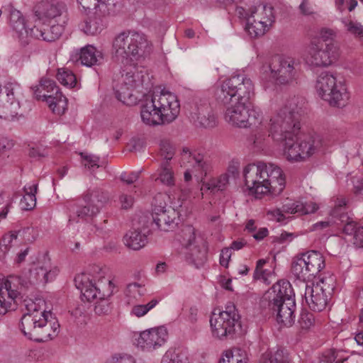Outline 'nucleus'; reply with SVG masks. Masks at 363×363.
Segmentation results:
<instances>
[{"mask_svg": "<svg viewBox=\"0 0 363 363\" xmlns=\"http://www.w3.org/2000/svg\"><path fill=\"white\" fill-rule=\"evenodd\" d=\"M179 242L182 246L181 254L186 259L195 264H201L206 259V252L196 243L195 229L191 225H186L181 233Z\"/></svg>", "mask_w": 363, "mask_h": 363, "instance_id": "obj_19", "label": "nucleus"}, {"mask_svg": "<svg viewBox=\"0 0 363 363\" xmlns=\"http://www.w3.org/2000/svg\"><path fill=\"white\" fill-rule=\"evenodd\" d=\"M106 363H135V359L128 354H115Z\"/></svg>", "mask_w": 363, "mask_h": 363, "instance_id": "obj_52", "label": "nucleus"}, {"mask_svg": "<svg viewBox=\"0 0 363 363\" xmlns=\"http://www.w3.org/2000/svg\"><path fill=\"white\" fill-rule=\"evenodd\" d=\"M158 300L152 299L147 304L135 305L132 308L131 313L136 317H142L145 315L149 311L152 309L157 303Z\"/></svg>", "mask_w": 363, "mask_h": 363, "instance_id": "obj_45", "label": "nucleus"}, {"mask_svg": "<svg viewBox=\"0 0 363 363\" xmlns=\"http://www.w3.org/2000/svg\"><path fill=\"white\" fill-rule=\"evenodd\" d=\"M123 77L124 86H128L129 89H134L138 82L140 81V74L130 70L125 73V75H122Z\"/></svg>", "mask_w": 363, "mask_h": 363, "instance_id": "obj_47", "label": "nucleus"}, {"mask_svg": "<svg viewBox=\"0 0 363 363\" xmlns=\"http://www.w3.org/2000/svg\"><path fill=\"white\" fill-rule=\"evenodd\" d=\"M77 288L88 301L95 298L99 300L96 303L94 311L96 314L106 315L110 313L111 307L108 297L113 292L114 286L108 279L104 276L90 279L88 274H79L74 278Z\"/></svg>", "mask_w": 363, "mask_h": 363, "instance_id": "obj_6", "label": "nucleus"}, {"mask_svg": "<svg viewBox=\"0 0 363 363\" xmlns=\"http://www.w3.org/2000/svg\"><path fill=\"white\" fill-rule=\"evenodd\" d=\"M315 317L313 313L305 311L302 312L298 319V323L302 329H309L313 325Z\"/></svg>", "mask_w": 363, "mask_h": 363, "instance_id": "obj_48", "label": "nucleus"}, {"mask_svg": "<svg viewBox=\"0 0 363 363\" xmlns=\"http://www.w3.org/2000/svg\"><path fill=\"white\" fill-rule=\"evenodd\" d=\"M352 236L353 244L357 247H363V226H358Z\"/></svg>", "mask_w": 363, "mask_h": 363, "instance_id": "obj_57", "label": "nucleus"}, {"mask_svg": "<svg viewBox=\"0 0 363 363\" xmlns=\"http://www.w3.org/2000/svg\"><path fill=\"white\" fill-rule=\"evenodd\" d=\"M77 2L85 11L96 9L101 15L109 13L110 7L115 6L116 0H77Z\"/></svg>", "mask_w": 363, "mask_h": 363, "instance_id": "obj_31", "label": "nucleus"}, {"mask_svg": "<svg viewBox=\"0 0 363 363\" xmlns=\"http://www.w3.org/2000/svg\"><path fill=\"white\" fill-rule=\"evenodd\" d=\"M346 206V201L343 199H340L337 201L334 208L332 211L331 215L334 218L340 217L342 213H346L345 212V208Z\"/></svg>", "mask_w": 363, "mask_h": 363, "instance_id": "obj_54", "label": "nucleus"}, {"mask_svg": "<svg viewBox=\"0 0 363 363\" xmlns=\"http://www.w3.org/2000/svg\"><path fill=\"white\" fill-rule=\"evenodd\" d=\"M32 89L35 99L45 101L54 113L62 115L67 110V98L59 91V88L53 80L43 78L40 84L33 86Z\"/></svg>", "mask_w": 363, "mask_h": 363, "instance_id": "obj_15", "label": "nucleus"}, {"mask_svg": "<svg viewBox=\"0 0 363 363\" xmlns=\"http://www.w3.org/2000/svg\"><path fill=\"white\" fill-rule=\"evenodd\" d=\"M334 289L333 279L322 278L316 283L306 285L304 298L313 311H323L329 304Z\"/></svg>", "mask_w": 363, "mask_h": 363, "instance_id": "obj_12", "label": "nucleus"}, {"mask_svg": "<svg viewBox=\"0 0 363 363\" xmlns=\"http://www.w3.org/2000/svg\"><path fill=\"white\" fill-rule=\"evenodd\" d=\"M240 318L238 310L232 303L227 304L225 311L218 313L213 312L210 319L213 335L220 339L232 337L237 328H240Z\"/></svg>", "mask_w": 363, "mask_h": 363, "instance_id": "obj_11", "label": "nucleus"}, {"mask_svg": "<svg viewBox=\"0 0 363 363\" xmlns=\"http://www.w3.org/2000/svg\"><path fill=\"white\" fill-rule=\"evenodd\" d=\"M18 283V278L12 277L4 280L0 276V317L9 310L13 309L16 306V299L21 294L17 286Z\"/></svg>", "mask_w": 363, "mask_h": 363, "instance_id": "obj_21", "label": "nucleus"}, {"mask_svg": "<svg viewBox=\"0 0 363 363\" xmlns=\"http://www.w3.org/2000/svg\"><path fill=\"white\" fill-rule=\"evenodd\" d=\"M33 11L39 21L55 20L58 22V19L65 13L66 7L55 0H40L37 2Z\"/></svg>", "mask_w": 363, "mask_h": 363, "instance_id": "obj_23", "label": "nucleus"}, {"mask_svg": "<svg viewBox=\"0 0 363 363\" xmlns=\"http://www.w3.org/2000/svg\"><path fill=\"white\" fill-rule=\"evenodd\" d=\"M119 201L123 209H128L133 206L134 199L130 195L122 194L119 196Z\"/></svg>", "mask_w": 363, "mask_h": 363, "instance_id": "obj_55", "label": "nucleus"}, {"mask_svg": "<svg viewBox=\"0 0 363 363\" xmlns=\"http://www.w3.org/2000/svg\"><path fill=\"white\" fill-rule=\"evenodd\" d=\"M182 165L186 168L184 180L189 182L194 175L198 180H202L211 170V164L203 155L183 147L181 153Z\"/></svg>", "mask_w": 363, "mask_h": 363, "instance_id": "obj_17", "label": "nucleus"}, {"mask_svg": "<svg viewBox=\"0 0 363 363\" xmlns=\"http://www.w3.org/2000/svg\"><path fill=\"white\" fill-rule=\"evenodd\" d=\"M292 288L289 281H279L274 284L263 295L261 301V307L267 309L273 315L277 310L285 296H291Z\"/></svg>", "mask_w": 363, "mask_h": 363, "instance_id": "obj_20", "label": "nucleus"}, {"mask_svg": "<svg viewBox=\"0 0 363 363\" xmlns=\"http://www.w3.org/2000/svg\"><path fill=\"white\" fill-rule=\"evenodd\" d=\"M339 354V352L331 350L323 355L320 363H334L337 359Z\"/></svg>", "mask_w": 363, "mask_h": 363, "instance_id": "obj_58", "label": "nucleus"}, {"mask_svg": "<svg viewBox=\"0 0 363 363\" xmlns=\"http://www.w3.org/2000/svg\"><path fill=\"white\" fill-rule=\"evenodd\" d=\"M104 15L95 13L93 16H88L81 26L82 30L86 35H94L101 33L105 28Z\"/></svg>", "mask_w": 363, "mask_h": 363, "instance_id": "obj_29", "label": "nucleus"}, {"mask_svg": "<svg viewBox=\"0 0 363 363\" xmlns=\"http://www.w3.org/2000/svg\"><path fill=\"white\" fill-rule=\"evenodd\" d=\"M151 177L155 182H160L167 186H172L175 184L174 172L167 162H162L157 172L152 174Z\"/></svg>", "mask_w": 363, "mask_h": 363, "instance_id": "obj_32", "label": "nucleus"}, {"mask_svg": "<svg viewBox=\"0 0 363 363\" xmlns=\"http://www.w3.org/2000/svg\"><path fill=\"white\" fill-rule=\"evenodd\" d=\"M56 77L61 84L67 87H74L77 84L76 76L67 68L58 69Z\"/></svg>", "mask_w": 363, "mask_h": 363, "instance_id": "obj_37", "label": "nucleus"}, {"mask_svg": "<svg viewBox=\"0 0 363 363\" xmlns=\"http://www.w3.org/2000/svg\"><path fill=\"white\" fill-rule=\"evenodd\" d=\"M318 208V205L313 202L302 203L300 207L299 215H306L315 213Z\"/></svg>", "mask_w": 363, "mask_h": 363, "instance_id": "obj_53", "label": "nucleus"}, {"mask_svg": "<svg viewBox=\"0 0 363 363\" xmlns=\"http://www.w3.org/2000/svg\"><path fill=\"white\" fill-rule=\"evenodd\" d=\"M267 215L270 216L272 219H274L277 222H281L285 219L282 208H275L270 210L267 212Z\"/></svg>", "mask_w": 363, "mask_h": 363, "instance_id": "obj_62", "label": "nucleus"}, {"mask_svg": "<svg viewBox=\"0 0 363 363\" xmlns=\"http://www.w3.org/2000/svg\"><path fill=\"white\" fill-rule=\"evenodd\" d=\"M51 274L50 259L47 255L43 256V262L42 264L38 263L30 269V279H33L37 281L48 282Z\"/></svg>", "mask_w": 363, "mask_h": 363, "instance_id": "obj_30", "label": "nucleus"}, {"mask_svg": "<svg viewBox=\"0 0 363 363\" xmlns=\"http://www.w3.org/2000/svg\"><path fill=\"white\" fill-rule=\"evenodd\" d=\"M275 22L274 8L267 4H259L250 8L246 30L252 38L264 35Z\"/></svg>", "mask_w": 363, "mask_h": 363, "instance_id": "obj_13", "label": "nucleus"}, {"mask_svg": "<svg viewBox=\"0 0 363 363\" xmlns=\"http://www.w3.org/2000/svg\"><path fill=\"white\" fill-rule=\"evenodd\" d=\"M262 363H291L287 350L279 348L275 352H266L262 355Z\"/></svg>", "mask_w": 363, "mask_h": 363, "instance_id": "obj_33", "label": "nucleus"}, {"mask_svg": "<svg viewBox=\"0 0 363 363\" xmlns=\"http://www.w3.org/2000/svg\"><path fill=\"white\" fill-rule=\"evenodd\" d=\"M133 89H129L128 86H121L115 91L116 97L123 104L131 106L136 103L137 98L132 94Z\"/></svg>", "mask_w": 363, "mask_h": 363, "instance_id": "obj_38", "label": "nucleus"}, {"mask_svg": "<svg viewBox=\"0 0 363 363\" xmlns=\"http://www.w3.org/2000/svg\"><path fill=\"white\" fill-rule=\"evenodd\" d=\"M337 218L344 224L343 232L347 235H353L359 225L352 220L347 213H342L340 217Z\"/></svg>", "mask_w": 363, "mask_h": 363, "instance_id": "obj_43", "label": "nucleus"}, {"mask_svg": "<svg viewBox=\"0 0 363 363\" xmlns=\"http://www.w3.org/2000/svg\"><path fill=\"white\" fill-rule=\"evenodd\" d=\"M300 207H301V202L297 201H293L289 199H286L283 205H282V211L285 213L289 214H299Z\"/></svg>", "mask_w": 363, "mask_h": 363, "instance_id": "obj_46", "label": "nucleus"}, {"mask_svg": "<svg viewBox=\"0 0 363 363\" xmlns=\"http://www.w3.org/2000/svg\"><path fill=\"white\" fill-rule=\"evenodd\" d=\"M161 363H189L185 353L179 349H169L163 355Z\"/></svg>", "mask_w": 363, "mask_h": 363, "instance_id": "obj_36", "label": "nucleus"}, {"mask_svg": "<svg viewBox=\"0 0 363 363\" xmlns=\"http://www.w3.org/2000/svg\"><path fill=\"white\" fill-rule=\"evenodd\" d=\"M80 155L82 159V164L85 167L94 171L96 168H99L100 164V158L94 155L81 152Z\"/></svg>", "mask_w": 363, "mask_h": 363, "instance_id": "obj_44", "label": "nucleus"}, {"mask_svg": "<svg viewBox=\"0 0 363 363\" xmlns=\"http://www.w3.org/2000/svg\"><path fill=\"white\" fill-rule=\"evenodd\" d=\"M150 51L145 35L133 30L123 31L113 40L112 53L117 60L129 64L139 61Z\"/></svg>", "mask_w": 363, "mask_h": 363, "instance_id": "obj_7", "label": "nucleus"}, {"mask_svg": "<svg viewBox=\"0 0 363 363\" xmlns=\"http://www.w3.org/2000/svg\"><path fill=\"white\" fill-rule=\"evenodd\" d=\"M342 23L346 31L355 38H363V26L360 23L347 18H342Z\"/></svg>", "mask_w": 363, "mask_h": 363, "instance_id": "obj_39", "label": "nucleus"}, {"mask_svg": "<svg viewBox=\"0 0 363 363\" xmlns=\"http://www.w3.org/2000/svg\"><path fill=\"white\" fill-rule=\"evenodd\" d=\"M42 26H40V21L38 20V22L35 23L32 28H29L28 30V43L30 39H38L41 40L42 33H43Z\"/></svg>", "mask_w": 363, "mask_h": 363, "instance_id": "obj_50", "label": "nucleus"}, {"mask_svg": "<svg viewBox=\"0 0 363 363\" xmlns=\"http://www.w3.org/2000/svg\"><path fill=\"white\" fill-rule=\"evenodd\" d=\"M335 36V32L330 28H323L319 32L320 38L325 42L333 40Z\"/></svg>", "mask_w": 363, "mask_h": 363, "instance_id": "obj_59", "label": "nucleus"}, {"mask_svg": "<svg viewBox=\"0 0 363 363\" xmlns=\"http://www.w3.org/2000/svg\"><path fill=\"white\" fill-rule=\"evenodd\" d=\"M338 55L337 48L333 43H326L323 48L314 40L308 47L306 62L313 67H326L337 59Z\"/></svg>", "mask_w": 363, "mask_h": 363, "instance_id": "obj_18", "label": "nucleus"}, {"mask_svg": "<svg viewBox=\"0 0 363 363\" xmlns=\"http://www.w3.org/2000/svg\"><path fill=\"white\" fill-rule=\"evenodd\" d=\"M19 84L0 77V118L14 120L18 114L20 103L16 98Z\"/></svg>", "mask_w": 363, "mask_h": 363, "instance_id": "obj_16", "label": "nucleus"}, {"mask_svg": "<svg viewBox=\"0 0 363 363\" xmlns=\"http://www.w3.org/2000/svg\"><path fill=\"white\" fill-rule=\"evenodd\" d=\"M149 230H133L128 232L123 237V242L126 247L133 250H139L147 243Z\"/></svg>", "mask_w": 363, "mask_h": 363, "instance_id": "obj_28", "label": "nucleus"}, {"mask_svg": "<svg viewBox=\"0 0 363 363\" xmlns=\"http://www.w3.org/2000/svg\"><path fill=\"white\" fill-rule=\"evenodd\" d=\"M254 94V84L245 74L233 75L222 82L215 95L218 103L230 104L224 113V119L228 124L247 128L261 123L262 113L247 106Z\"/></svg>", "mask_w": 363, "mask_h": 363, "instance_id": "obj_2", "label": "nucleus"}, {"mask_svg": "<svg viewBox=\"0 0 363 363\" xmlns=\"http://www.w3.org/2000/svg\"><path fill=\"white\" fill-rule=\"evenodd\" d=\"M145 293V289L138 283H132L128 285L126 294L134 298H140Z\"/></svg>", "mask_w": 363, "mask_h": 363, "instance_id": "obj_49", "label": "nucleus"}, {"mask_svg": "<svg viewBox=\"0 0 363 363\" xmlns=\"http://www.w3.org/2000/svg\"><path fill=\"white\" fill-rule=\"evenodd\" d=\"M18 233H20V231H13L11 232L9 234L5 235L3 237L0 244L4 247H7V248L9 250L13 240L17 238Z\"/></svg>", "mask_w": 363, "mask_h": 363, "instance_id": "obj_60", "label": "nucleus"}, {"mask_svg": "<svg viewBox=\"0 0 363 363\" xmlns=\"http://www.w3.org/2000/svg\"><path fill=\"white\" fill-rule=\"evenodd\" d=\"M325 267V258L318 251L309 250L297 255L291 264V272L299 279H311Z\"/></svg>", "mask_w": 363, "mask_h": 363, "instance_id": "obj_10", "label": "nucleus"}, {"mask_svg": "<svg viewBox=\"0 0 363 363\" xmlns=\"http://www.w3.org/2000/svg\"><path fill=\"white\" fill-rule=\"evenodd\" d=\"M295 308L296 303L292 291L291 296H285L277 310L275 311L277 322L284 326H291L295 320Z\"/></svg>", "mask_w": 363, "mask_h": 363, "instance_id": "obj_24", "label": "nucleus"}, {"mask_svg": "<svg viewBox=\"0 0 363 363\" xmlns=\"http://www.w3.org/2000/svg\"><path fill=\"white\" fill-rule=\"evenodd\" d=\"M25 194L21 201V204L24 210H31L36 204L35 194L38 191V184H35L29 186H24Z\"/></svg>", "mask_w": 363, "mask_h": 363, "instance_id": "obj_34", "label": "nucleus"}, {"mask_svg": "<svg viewBox=\"0 0 363 363\" xmlns=\"http://www.w3.org/2000/svg\"><path fill=\"white\" fill-rule=\"evenodd\" d=\"M298 98L288 100L276 116L270 119V134L272 139L283 143L284 152L291 162H303L320 150L323 140L318 134L297 136L301 128V108Z\"/></svg>", "mask_w": 363, "mask_h": 363, "instance_id": "obj_1", "label": "nucleus"}, {"mask_svg": "<svg viewBox=\"0 0 363 363\" xmlns=\"http://www.w3.org/2000/svg\"><path fill=\"white\" fill-rule=\"evenodd\" d=\"M193 118L197 126L204 128H211L217 125L216 118L208 104H203L198 107Z\"/></svg>", "mask_w": 363, "mask_h": 363, "instance_id": "obj_27", "label": "nucleus"}, {"mask_svg": "<svg viewBox=\"0 0 363 363\" xmlns=\"http://www.w3.org/2000/svg\"><path fill=\"white\" fill-rule=\"evenodd\" d=\"M168 333L164 327L150 328L144 330L135 338V344L143 350L151 351L164 344Z\"/></svg>", "mask_w": 363, "mask_h": 363, "instance_id": "obj_22", "label": "nucleus"}, {"mask_svg": "<svg viewBox=\"0 0 363 363\" xmlns=\"http://www.w3.org/2000/svg\"><path fill=\"white\" fill-rule=\"evenodd\" d=\"M13 30L18 35L21 44L26 45L28 44V30L26 26L25 19L20 20L18 21L11 23Z\"/></svg>", "mask_w": 363, "mask_h": 363, "instance_id": "obj_41", "label": "nucleus"}, {"mask_svg": "<svg viewBox=\"0 0 363 363\" xmlns=\"http://www.w3.org/2000/svg\"><path fill=\"white\" fill-rule=\"evenodd\" d=\"M315 89L318 96L331 106L344 107L350 99L345 82L328 72H323L317 77Z\"/></svg>", "mask_w": 363, "mask_h": 363, "instance_id": "obj_8", "label": "nucleus"}, {"mask_svg": "<svg viewBox=\"0 0 363 363\" xmlns=\"http://www.w3.org/2000/svg\"><path fill=\"white\" fill-rule=\"evenodd\" d=\"M160 154L161 156L164 157V159L166 160L165 162H167L174 156V150L172 146L168 143H163L161 144L160 147Z\"/></svg>", "mask_w": 363, "mask_h": 363, "instance_id": "obj_51", "label": "nucleus"}, {"mask_svg": "<svg viewBox=\"0 0 363 363\" xmlns=\"http://www.w3.org/2000/svg\"><path fill=\"white\" fill-rule=\"evenodd\" d=\"M245 352L241 349L227 351L220 359L219 363H247Z\"/></svg>", "mask_w": 363, "mask_h": 363, "instance_id": "obj_35", "label": "nucleus"}, {"mask_svg": "<svg viewBox=\"0 0 363 363\" xmlns=\"http://www.w3.org/2000/svg\"><path fill=\"white\" fill-rule=\"evenodd\" d=\"M29 313L24 314L21 320V330L30 340L35 342H46L56 337L60 330V324L52 313L45 310L36 309L35 303L28 305Z\"/></svg>", "mask_w": 363, "mask_h": 363, "instance_id": "obj_5", "label": "nucleus"}, {"mask_svg": "<svg viewBox=\"0 0 363 363\" xmlns=\"http://www.w3.org/2000/svg\"><path fill=\"white\" fill-rule=\"evenodd\" d=\"M299 10L303 15H311L313 13V9L308 0H303L299 5Z\"/></svg>", "mask_w": 363, "mask_h": 363, "instance_id": "obj_64", "label": "nucleus"}, {"mask_svg": "<svg viewBox=\"0 0 363 363\" xmlns=\"http://www.w3.org/2000/svg\"><path fill=\"white\" fill-rule=\"evenodd\" d=\"M243 175L249 192L256 197L267 194L277 196L285 188L283 171L273 163L258 162L256 164H249L245 167Z\"/></svg>", "mask_w": 363, "mask_h": 363, "instance_id": "obj_3", "label": "nucleus"}, {"mask_svg": "<svg viewBox=\"0 0 363 363\" xmlns=\"http://www.w3.org/2000/svg\"><path fill=\"white\" fill-rule=\"evenodd\" d=\"M14 145L12 140L7 138H0V152H5L10 150Z\"/></svg>", "mask_w": 363, "mask_h": 363, "instance_id": "obj_63", "label": "nucleus"}, {"mask_svg": "<svg viewBox=\"0 0 363 363\" xmlns=\"http://www.w3.org/2000/svg\"><path fill=\"white\" fill-rule=\"evenodd\" d=\"M169 199L165 194L159 193L155 195L152 201V216L162 212L167 211V201Z\"/></svg>", "mask_w": 363, "mask_h": 363, "instance_id": "obj_40", "label": "nucleus"}, {"mask_svg": "<svg viewBox=\"0 0 363 363\" xmlns=\"http://www.w3.org/2000/svg\"><path fill=\"white\" fill-rule=\"evenodd\" d=\"M152 219L157 228L164 232L174 230L179 220L178 212L172 207H168L167 211L153 216Z\"/></svg>", "mask_w": 363, "mask_h": 363, "instance_id": "obj_25", "label": "nucleus"}, {"mask_svg": "<svg viewBox=\"0 0 363 363\" xmlns=\"http://www.w3.org/2000/svg\"><path fill=\"white\" fill-rule=\"evenodd\" d=\"M268 67L270 70V77L277 84H290L298 77L299 63L291 57L273 56Z\"/></svg>", "mask_w": 363, "mask_h": 363, "instance_id": "obj_14", "label": "nucleus"}, {"mask_svg": "<svg viewBox=\"0 0 363 363\" xmlns=\"http://www.w3.org/2000/svg\"><path fill=\"white\" fill-rule=\"evenodd\" d=\"M230 182V175L223 174L220 175L216 180L211 181L206 184L208 189L223 191L226 189Z\"/></svg>", "mask_w": 363, "mask_h": 363, "instance_id": "obj_42", "label": "nucleus"}, {"mask_svg": "<svg viewBox=\"0 0 363 363\" xmlns=\"http://www.w3.org/2000/svg\"><path fill=\"white\" fill-rule=\"evenodd\" d=\"M84 204L72 203L69 206L70 220H90L96 216L109 200L108 192L95 188L89 189L83 196Z\"/></svg>", "mask_w": 363, "mask_h": 363, "instance_id": "obj_9", "label": "nucleus"}, {"mask_svg": "<svg viewBox=\"0 0 363 363\" xmlns=\"http://www.w3.org/2000/svg\"><path fill=\"white\" fill-rule=\"evenodd\" d=\"M139 175L140 172H132L129 174L123 172L121 174L120 178L123 182L131 184L138 179Z\"/></svg>", "mask_w": 363, "mask_h": 363, "instance_id": "obj_56", "label": "nucleus"}, {"mask_svg": "<svg viewBox=\"0 0 363 363\" xmlns=\"http://www.w3.org/2000/svg\"><path fill=\"white\" fill-rule=\"evenodd\" d=\"M231 257V250L230 248H224L221 250L220 255V264L224 267H228L229 261Z\"/></svg>", "mask_w": 363, "mask_h": 363, "instance_id": "obj_61", "label": "nucleus"}, {"mask_svg": "<svg viewBox=\"0 0 363 363\" xmlns=\"http://www.w3.org/2000/svg\"><path fill=\"white\" fill-rule=\"evenodd\" d=\"M179 112L177 96L170 91L154 93L143 101L140 107L141 119L149 125L169 124L177 118Z\"/></svg>", "mask_w": 363, "mask_h": 363, "instance_id": "obj_4", "label": "nucleus"}, {"mask_svg": "<svg viewBox=\"0 0 363 363\" xmlns=\"http://www.w3.org/2000/svg\"><path fill=\"white\" fill-rule=\"evenodd\" d=\"M72 60H79L82 65L91 67L100 65L104 60V56L95 47L88 45L72 55Z\"/></svg>", "mask_w": 363, "mask_h": 363, "instance_id": "obj_26", "label": "nucleus"}]
</instances>
